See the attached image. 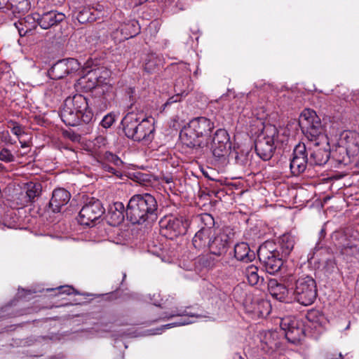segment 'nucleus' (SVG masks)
<instances>
[{"label":"nucleus","instance_id":"36","mask_svg":"<svg viewBox=\"0 0 359 359\" xmlns=\"http://www.w3.org/2000/svg\"><path fill=\"white\" fill-rule=\"evenodd\" d=\"M0 161L4 163H11L15 161V156L11 150L4 147L0 149Z\"/></svg>","mask_w":359,"mask_h":359},{"label":"nucleus","instance_id":"43","mask_svg":"<svg viewBox=\"0 0 359 359\" xmlns=\"http://www.w3.org/2000/svg\"><path fill=\"white\" fill-rule=\"evenodd\" d=\"M10 123H11L13 125V128H11V132L15 135L20 137L24 133L22 128L16 122H14L13 121H11Z\"/></svg>","mask_w":359,"mask_h":359},{"label":"nucleus","instance_id":"23","mask_svg":"<svg viewBox=\"0 0 359 359\" xmlns=\"http://www.w3.org/2000/svg\"><path fill=\"white\" fill-rule=\"evenodd\" d=\"M65 18V15L62 13H56L51 11L43 13L38 18V24L43 29H47L50 27L57 25L58 22H62Z\"/></svg>","mask_w":359,"mask_h":359},{"label":"nucleus","instance_id":"31","mask_svg":"<svg viewBox=\"0 0 359 359\" xmlns=\"http://www.w3.org/2000/svg\"><path fill=\"white\" fill-rule=\"evenodd\" d=\"M270 307L271 306L269 302L263 299L257 300L254 303L253 309L249 311L259 317H264L269 314Z\"/></svg>","mask_w":359,"mask_h":359},{"label":"nucleus","instance_id":"1","mask_svg":"<svg viewBox=\"0 0 359 359\" xmlns=\"http://www.w3.org/2000/svg\"><path fill=\"white\" fill-rule=\"evenodd\" d=\"M233 235L232 228H220L211 214L203 213V237L208 240L207 246L211 254L219 257L226 251Z\"/></svg>","mask_w":359,"mask_h":359},{"label":"nucleus","instance_id":"18","mask_svg":"<svg viewBox=\"0 0 359 359\" xmlns=\"http://www.w3.org/2000/svg\"><path fill=\"white\" fill-rule=\"evenodd\" d=\"M282 345L281 339L278 332H265L261 337V349L269 355L273 354Z\"/></svg>","mask_w":359,"mask_h":359},{"label":"nucleus","instance_id":"45","mask_svg":"<svg viewBox=\"0 0 359 359\" xmlns=\"http://www.w3.org/2000/svg\"><path fill=\"white\" fill-rule=\"evenodd\" d=\"M13 9V5L9 1H0V11L3 13H7Z\"/></svg>","mask_w":359,"mask_h":359},{"label":"nucleus","instance_id":"13","mask_svg":"<svg viewBox=\"0 0 359 359\" xmlns=\"http://www.w3.org/2000/svg\"><path fill=\"white\" fill-rule=\"evenodd\" d=\"M307 165H309V160L306 153V144L299 142L294 147L292 157L290 159L291 172L293 175L298 176L306 170Z\"/></svg>","mask_w":359,"mask_h":359},{"label":"nucleus","instance_id":"28","mask_svg":"<svg viewBox=\"0 0 359 359\" xmlns=\"http://www.w3.org/2000/svg\"><path fill=\"white\" fill-rule=\"evenodd\" d=\"M279 243L282 251V257L288 256L294 248V237L290 233H285L280 237Z\"/></svg>","mask_w":359,"mask_h":359},{"label":"nucleus","instance_id":"53","mask_svg":"<svg viewBox=\"0 0 359 359\" xmlns=\"http://www.w3.org/2000/svg\"><path fill=\"white\" fill-rule=\"evenodd\" d=\"M21 147H26V144H25V143L22 144H21Z\"/></svg>","mask_w":359,"mask_h":359},{"label":"nucleus","instance_id":"32","mask_svg":"<svg viewBox=\"0 0 359 359\" xmlns=\"http://www.w3.org/2000/svg\"><path fill=\"white\" fill-rule=\"evenodd\" d=\"M257 271L258 268L253 264L249 265L245 269L244 273L248 279V283L251 285H255L259 282V276Z\"/></svg>","mask_w":359,"mask_h":359},{"label":"nucleus","instance_id":"33","mask_svg":"<svg viewBox=\"0 0 359 359\" xmlns=\"http://www.w3.org/2000/svg\"><path fill=\"white\" fill-rule=\"evenodd\" d=\"M41 187L40 184H36L34 182H29L26 187V195L29 198V201L34 199L35 197L38 196L41 192Z\"/></svg>","mask_w":359,"mask_h":359},{"label":"nucleus","instance_id":"9","mask_svg":"<svg viewBox=\"0 0 359 359\" xmlns=\"http://www.w3.org/2000/svg\"><path fill=\"white\" fill-rule=\"evenodd\" d=\"M159 225L161 235L172 240L184 235L189 224L187 219L183 217L166 216L161 219Z\"/></svg>","mask_w":359,"mask_h":359},{"label":"nucleus","instance_id":"25","mask_svg":"<svg viewBox=\"0 0 359 359\" xmlns=\"http://www.w3.org/2000/svg\"><path fill=\"white\" fill-rule=\"evenodd\" d=\"M234 256L237 260L250 262L255 259V253L251 250L248 243L242 242L234 246Z\"/></svg>","mask_w":359,"mask_h":359},{"label":"nucleus","instance_id":"38","mask_svg":"<svg viewBox=\"0 0 359 359\" xmlns=\"http://www.w3.org/2000/svg\"><path fill=\"white\" fill-rule=\"evenodd\" d=\"M101 168L106 172H108L109 173H111L112 175L116 176V177H121V169L122 168H117V167H112L109 163L105 162H101Z\"/></svg>","mask_w":359,"mask_h":359},{"label":"nucleus","instance_id":"20","mask_svg":"<svg viewBox=\"0 0 359 359\" xmlns=\"http://www.w3.org/2000/svg\"><path fill=\"white\" fill-rule=\"evenodd\" d=\"M125 207L121 202H115L109 206L107 213L108 222L111 226L120 224L125 217Z\"/></svg>","mask_w":359,"mask_h":359},{"label":"nucleus","instance_id":"29","mask_svg":"<svg viewBox=\"0 0 359 359\" xmlns=\"http://www.w3.org/2000/svg\"><path fill=\"white\" fill-rule=\"evenodd\" d=\"M340 252L347 258L355 257L359 255V248L352 241L346 240L340 246Z\"/></svg>","mask_w":359,"mask_h":359},{"label":"nucleus","instance_id":"24","mask_svg":"<svg viewBox=\"0 0 359 359\" xmlns=\"http://www.w3.org/2000/svg\"><path fill=\"white\" fill-rule=\"evenodd\" d=\"M98 74L99 71L96 69L88 71L85 76L79 79V83L86 90L95 88L103 83L102 77Z\"/></svg>","mask_w":359,"mask_h":359},{"label":"nucleus","instance_id":"56","mask_svg":"<svg viewBox=\"0 0 359 359\" xmlns=\"http://www.w3.org/2000/svg\"><path fill=\"white\" fill-rule=\"evenodd\" d=\"M165 303H163L162 306H163V305H164L163 306H164V307H166L167 306H166V305H165Z\"/></svg>","mask_w":359,"mask_h":359},{"label":"nucleus","instance_id":"41","mask_svg":"<svg viewBox=\"0 0 359 359\" xmlns=\"http://www.w3.org/2000/svg\"><path fill=\"white\" fill-rule=\"evenodd\" d=\"M25 22H26L25 20H21L20 21L18 22V23H15V25L18 30L19 34L21 36H25L28 33V32L31 31V29H25L22 27Z\"/></svg>","mask_w":359,"mask_h":359},{"label":"nucleus","instance_id":"44","mask_svg":"<svg viewBox=\"0 0 359 359\" xmlns=\"http://www.w3.org/2000/svg\"><path fill=\"white\" fill-rule=\"evenodd\" d=\"M319 316H321V315L320 314L319 311L316 310H311L309 311L306 314V318L309 321L312 322H317L318 320L316 318H318Z\"/></svg>","mask_w":359,"mask_h":359},{"label":"nucleus","instance_id":"48","mask_svg":"<svg viewBox=\"0 0 359 359\" xmlns=\"http://www.w3.org/2000/svg\"><path fill=\"white\" fill-rule=\"evenodd\" d=\"M325 359H344L341 353H328L325 355Z\"/></svg>","mask_w":359,"mask_h":359},{"label":"nucleus","instance_id":"17","mask_svg":"<svg viewBox=\"0 0 359 359\" xmlns=\"http://www.w3.org/2000/svg\"><path fill=\"white\" fill-rule=\"evenodd\" d=\"M175 316L180 317L181 318L177 321L163 325L161 330L191 324L195 323L201 317L200 315H195L191 312L187 311L186 309H177L176 310H172L169 314H167L165 318L170 319Z\"/></svg>","mask_w":359,"mask_h":359},{"label":"nucleus","instance_id":"22","mask_svg":"<svg viewBox=\"0 0 359 359\" xmlns=\"http://www.w3.org/2000/svg\"><path fill=\"white\" fill-rule=\"evenodd\" d=\"M344 146L348 154L353 157L359 154V133L347 131L344 135Z\"/></svg>","mask_w":359,"mask_h":359},{"label":"nucleus","instance_id":"6","mask_svg":"<svg viewBox=\"0 0 359 359\" xmlns=\"http://www.w3.org/2000/svg\"><path fill=\"white\" fill-rule=\"evenodd\" d=\"M292 289L294 299L302 305L309 306L317 297L316 283L310 276L303 275L299 277Z\"/></svg>","mask_w":359,"mask_h":359},{"label":"nucleus","instance_id":"35","mask_svg":"<svg viewBox=\"0 0 359 359\" xmlns=\"http://www.w3.org/2000/svg\"><path fill=\"white\" fill-rule=\"evenodd\" d=\"M344 88H336L332 90L333 93L331 95L330 101L337 104H341L342 100H346L347 95L346 92H343Z\"/></svg>","mask_w":359,"mask_h":359},{"label":"nucleus","instance_id":"7","mask_svg":"<svg viewBox=\"0 0 359 359\" xmlns=\"http://www.w3.org/2000/svg\"><path fill=\"white\" fill-rule=\"evenodd\" d=\"M257 255L266 272L270 274L278 272L283 264V257H280L279 252L271 242L266 241L261 245Z\"/></svg>","mask_w":359,"mask_h":359},{"label":"nucleus","instance_id":"14","mask_svg":"<svg viewBox=\"0 0 359 359\" xmlns=\"http://www.w3.org/2000/svg\"><path fill=\"white\" fill-rule=\"evenodd\" d=\"M280 327L285 331V338L292 344H297L304 337V330L302 323L294 318H283Z\"/></svg>","mask_w":359,"mask_h":359},{"label":"nucleus","instance_id":"49","mask_svg":"<svg viewBox=\"0 0 359 359\" xmlns=\"http://www.w3.org/2000/svg\"><path fill=\"white\" fill-rule=\"evenodd\" d=\"M163 181L165 182V183L167 184H170V182H172V178L171 177H163Z\"/></svg>","mask_w":359,"mask_h":359},{"label":"nucleus","instance_id":"15","mask_svg":"<svg viewBox=\"0 0 359 359\" xmlns=\"http://www.w3.org/2000/svg\"><path fill=\"white\" fill-rule=\"evenodd\" d=\"M81 64L74 58H67L57 62L50 68L48 73L53 79H60L69 74L76 72Z\"/></svg>","mask_w":359,"mask_h":359},{"label":"nucleus","instance_id":"46","mask_svg":"<svg viewBox=\"0 0 359 359\" xmlns=\"http://www.w3.org/2000/svg\"><path fill=\"white\" fill-rule=\"evenodd\" d=\"M194 270L198 275H200L202 271V262L201 259L199 257L194 262Z\"/></svg>","mask_w":359,"mask_h":359},{"label":"nucleus","instance_id":"58","mask_svg":"<svg viewBox=\"0 0 359 359\" xmlns=\"http://www.w3.org/2000/svg\"><path fill=\"white\" fill-rule=\"evenodd\" d=\"M201 196H202V195H201V194H200V192H199V193H198V196H199V197H201Z\"/></svg>","mask_w":359,"mask_h":359},{"label":"nucleus","instance_id":"4","mask_svg":"<svg viewBox=\"0 0 359 359\" xmlns=\"http://www.w3.org/2000/svg\"><path fill=\"white\" fill-rule=\"evenodd\" d=\"M121 125L126 136L134 141L150 143L154 137L155 128L147 118H141L134 112H128L122 119Z\"/></svg>","mask_w":359,"mask_h":359},{"label":"nucleus","instance_id":"42","mask_svg":"<svg viewBox=\"0 0 359 359\" xmlns=\"http://www.w3.org/2000/svg\"><path fill=\"white\" fill-rule=\"evenodd\" d=\"M215 116L212 118L203 117V128H207L209 132H211L215 128Z\"/></svg>","mask_w":359,"mask_h":359},{"label":"nucleus","instance_id":"34","mask_svg":"<svg viewBox=\"0 0 359 359\" xmlns=\"http://www.w3.org/2000/svg\"><path fill=\"white\" fill-rule=\"evenodd\" d=\"M104 162L107 163H112L115 167L123 168V162L116 154L110 151H106L103 155Z\"/></svg>","mask_w":359,"mask_h":359},{"label":"nucleus","instance_id":"50","mask_svg":"<svg viewBox=\"0 0 359 359\" xmlns=\"http://www.w3.org/2000/svg\"><path fill=\"white\" fill-rule=\"evenodd\" d=\"M233 359H245L241 354L235 353L233 355Z\"/></svg>","mask_w":359,"mask_h":359},{"label":"nucleus","instance_id":"27","mask_svg":"<svg viewBox=\"0 0 359 359\" xmlns=\"http://www.w3.org/2000/svg\"><path fill=\"white\" fill-rule=\"evenodd\" d=\"M162 60L159 55L155 53H149L145 55L143 58V66L144 70L149 73L155 72L158 66L161 64Z\"/></svg>","mask_w":359,"mask_h":359},{"label":"nucleus","instance_id":"30","mask_svg":"<svg viewBox=\"0 0 359 359\" xmlns=\"http://www.w3.org/2000/svg\"><path fill=\"white\" fill-rule=\"evenodd\" d=\"M354 158L348 154V151L344 147H338L333 152L332 158L338 165H346L351 163V158Z\"/></svg>","mask_w":359,"mask_h":359},{"label":"nucleus","instance_id":"54","mask_svg":"<svg viewBox=\"0 0 359 359\" xmlns=\"http://www.w3.org/2000/svg\"><path fill=\"white\" fill-rule=\"evenodd\" d=\"M203 176H205V177H208V175L205 172V171H203Z\"/></svg>","mask_w":359,"mask_h":359},{"label":"nucleus","instance_id":"55","mask_svg":"<svg viewBox=\"0 0 359 359\" xmlns=\"http://www.w3.org/2000/svg\"><path fill=\"white\" fill-rule=\"evenodd\" d=\"M77 18L79 19V21H81V16H78Z\"/></svg>","mask_w":359,"mask_h":359},{"label":"nucleus","instance_id":"47","mask_svg":"<svg viewBox=\"0 0 359 359\" xmlns=\"http://www.w3.org/2000/svg\"><path fill=\"white\" fill-rule=\"evenodd\" d=\"M59 290H60V293H62V294H72L74 293V289L70 286H61L59 287Z\"/></svg>","mask_w":359,"mask_h":359},{"label":"nucleus","instance_id":"59","mask_svg":"<svg viewBox=\"0 0 359 359\" xmlns=\"http://www.w3.org/2000/svg\"><path fill=\"white\" fill-rule=\"evenodd\" d=\"M203 197H204V196H205V191H203Z\"/></svg>","mask_w":359,"mask_h":359},{"label":"nucleus","instance_id":"57","mask_svg":"<svg viewBox=\"0 0 359 359\" xmlns=\"http://www.w3.org/2000/svg\"><path fill=\"white\" fill-rule=\"evenodd\" d=\"M165 303H163L162 306H163V305H164L163 306H164V307H166L167 306H166V305H165Z\"/></svg>","mask_w":359,"mask_h":359},{"label":"nucleus","instance_id":"3","mask_svg":"<svg viewBox=\"0 0 359 359\" xmlns=\"http://www.w3.org/2000/svg\"><path fill=\"white\" fill-rule=\"evenodd\" d=\"M60 116L66 125L75 126L81 123H89L93 118V113L86 97L76 94L65 100Z\"/></svg>","mask_w":359,"mask_h":359},{"label":"nucleus","instance_id":"2","mask_svg":"<svg viewBox=\"0 0 359 359\" xmlns=\"http://www.w3.org/2000/svg\"><path fill=\"white\" fill-rule=\"evenodd\" d=\"M158 203L150 194H135L130 198L126 210L127 219L133 224H142L157 217Z\"/></svg>","mask_w":359,"mask_h":359},{"label":"nucleus","instance_id":"19","mask_svg":"<svg viewBox=\"0 0 359 359\" xmlns=\"http://www.w3.org/2000/svg\"><path fill=\"white\" fill-rule=\"evenodd\" d=\"M70 194L65 189H56L53 192L52 198L50 201V208L54 212H59L61 208L69 202Z\"/></svg>","mask_w":359,"mask_h":359},{"label":"nucleus","instance_id":"52","mask_svg":"<svg viewBox=\"0 0 359 359\" xmlns=\"http://www.w3.org/2000/svg\"><path fill=\"white\" fill-rule=\"evenodd\" d=\"M320 234H321V235L325 234V231H324L323 229H322V230L320 231Z\"/></svg>","mask_w":359,"mask_h":359},{"label":"nucleus","instance_id":"60","mask_svg":"<svg viewBox=\"0 0 359 359\" xmlns=\"http://www.w3.org/2000/svg\"><path fill=\"white\" fill-rule=\"evenodd\" d=\"M199 168H200V170L202 171V168H201V165H199Z\"/></svg>","mask_w":359,"mask_h":359},{"label":"nucleus","instance_id":"8","mask_svg":"<svg viewBox=\"0 0 359 359\" xmlns=\"http://www.w3.org/2000/svg\"><path fill=\"white\" fill-rule=\"evenodd\" d=\"M277 135L276 128L270 126L265 128L264 132L255 141L256 153L264 161H268L273 156L276 149L274 142Z\"/></svg>","mask_w":359,"mask_h":359},{"label":"nucleus","instance_id":"40","mask_svg":"<svg viewBox=\"0 0 359 359\" xmlns=\"http://www.w3.org/2000/svg\"><path fill=\"white\" fill-rule=\"evenodd\" d=\"M115 121V116L111 114H108L104 116L102 120L101 121V125L104 128H109L111 126V125Z\"/></svg>","mask_w":359,"mask_h":359},{"label":"nucleus","instance_id":"10","mask_svg":"<svg viewBox=\"0 0 359 359\" xmlns=\"http://www.w3.org/2000/svg\"><path fill=\"white\" fill-rule=\"evenodd\" d=\"M305 144L309 165L322 166L327 163L330 158V147L327 140L320 142H306Z\"/></svg>","mask_w":359,"mask_h":359},{"label":"nucleus","instance_id":"11","mask_svg":"<svg viewBox=\"0 0 359 359\" xmlns=\"http://www.w3.org/2000/svg\"><path fill=\"white\" fill-rule=\"evenodd\" d=\"M206 144L207 146L210 144L212 155L217 158L225 156L231 148L229 134L225 130L221 128L215 131L213 137H210L207 140Z\"/></svg>","mask_w":359,"mask_h":359},{"label":"nucleus","instance_id":"39","mask_svg":"<svg viewBox=\"0 0 359 359\" xmlns=\"http://www.w3.org/2000/svg\"><path fill=\"white\" fill-rule=\"evenodd\" d=\"M192 244L196 249L202 248V229L198 230L192 239Z\"/></svg>","mask_w":359,"mask_h":359},{"label":"nucleus","instance_id":"26","mask_svg":"<svg viewBox=\"0 0 359 359\" xmlns=\"http://www.w3.org/2000/svg\"><path fill=\"white\" fill-rule=\"evenodd\" d=\"M122 36V39H128L137 36L140 32V26L137 21L133 20L121 25L117 29Z\"/></svg>","mask_w":359,"mask_h":359},{"label":"nucleus","instance_id":"21","mask_svg":"<svg viewBox=\"0 0 359 359\" xmlns=\"http://www.w3.org/2000/svg\"><path fill=\"white\" fill-rule=\"evenodd\" d=\"M268 290L271 295L280 302H285L288 299L289 290L276 279H270L268 282Z\"/></svg>","mask_w":359,"mask_h":359},{"label":"nucleus","instance_id":"5","mask_svg":"<svg viewBox=\"0 0 359 359\" xmlns=\"http://www.w3.org/2000/svg\"><path fill=\"white\" fill-rule=\"evenodd\" d=\"M299 123L307 142H322L327 140L320 118L316 111L305 109L301 113Z\"/></svg>","mask_w":359,"mask_h":359},{"label":"nucleus","instance_id":"16","mask_svg":"<svg viewBox=\"0 0 359 359\" xmlns=\"http://www.w3.org/2000/svg\"><path fill=\"white\" fill-rule=\"evenodd\" d=\"M200 120V117L191 120L188 127L181 132L180 137L182 141L189 147H200L202 143Z\"/></svg>","mask_w":359,"mask_h":359},{"label":"nucleus","instance_id":"51","mask_svg":"<svg viewBox=\"0 0 359 359\" xmlns=\"http://www.w3.org/2000/svg\"><path fill=\"white\" fill-rule=\"evenodd\" d=\"M156 306H163L161 304L154 303Z\"/></svg>","mask_w":359,"mask_h":359},{"label":"nucleus","instance_id":"12","mask_svg":"<svg viewBox=\"0 0 359 359\" xmlns=\"http://www.w3.org/2000/svg\"><path fill=\"white\" fill-rule=\"evenodd\" d=\"M104 212V209L101 202L97 199L91 198L80 210L79 222L81 225L89 226L100 219Z\"/></svg>","mask_w":359,"mask_h":359},{"label":"nucleus","instance_id":"37","mask_svg":"<svg viewBox=\"0 0 359 359\" xmlns=\"http://www.w3.org/2000/svg\"><path fill=\"white\" fill-rule=\"evenodd\" d=\"M218 257L212 254L207 255L205 259L203 260V268L212 269L216 266L218 262Z\"/></svg>","mask_w":359,"mask_h":359}]
</instances>
